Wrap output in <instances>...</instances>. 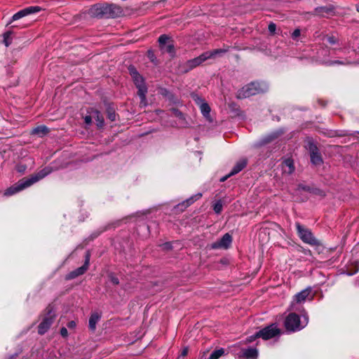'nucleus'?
I'll return each mask as SVG.
<instances>
[{"label":"nucleus","instance_id":"obj_3","mask_svg":"<svg viewBox=\"0 0 359 359\" xmlns=\"http://www.w3.org/2000/svg\"><path fill=\"white\" fill-rule=\"evenodd\" d=\"M90 13L95 17L116 18L121 13V9L114 4L95 5L90 9Z\"/></svg>","mask_w":359,"mask_h":359},{"label":"nucleus","instance_id":"obj_2","mask_svg":"<svg viewBox=\"0 0 359 359\" xmlns=\"http://www.w3.org/2000/svg\"><path fill=\"white\" fill-rule=\"evenodd\" d=\"M269 86L266 83L252 82L238 91L237 97L239 99L246 98L257 94L263 93L268 90Z\"/></svg>","mask_w":359,"mask_h":359},{"label":"nucleus","instance_id":"obj_28","mask_svg":"<svg viewBox=\"0 0 359 359\" xmlns=\"http://www.w3.org/2000/svg\"><path fill=\"white\" fill-rule=\"evenodd\" d=\"M224 353V348H219L214 351L208 358V359H219Z\"/></svg>","mask_w":359,"mask_h":359},{"label":"nucleus","instance_id":"obj_19","mask_svg":"<svg viewBox=\"0 0 359 359\" xmlns=\"http://www.w3.org/2000/svg\"><path fill=\"white\" fill-rule=\"evenodd\" d=\"M282 169L284 173L292 174L294 170L293 160L290 158L285 159L282 164Z\"/></svg>","mask_w":359,"mask_h":359},{"label":"nucleus","instance_id":"obj_27","mask_svg":"<svg viewBox=\"0 0 359 359\" xmlns=\"http://www.w3.org/2000/svg\"><path fill=\"white\" fill-rule=\"evenodd\" d=\"M94 118L97 122V126L99 128H102L104 126V118L98 111L94 112Z\"/></svg>","mask_w":359,"mask_h":359},{"label":"nucleus","instance_id":"obj_34","mask_svg":"<svg viewBox=\"0 0 359 359\" xmlns=\"http://www.w3.org/2000/svg\"><path fill=\"white\" fill-rule=\"evenodd\" d=\"M109 280H110V282L111 283H113L114 285H118L119 283V281H118V279L117 277H116L113 274H110L109 275Z\"/></svg>","mask_w":359,"mask_h":359},{"label":"nucleus","instance_id":"obj_33","mask_svg":"<svg viewBox=\"0 0 359 359\" xmlns=\"http://www.w3.org/2000/svg\"><path fill=\"white\" fill-rule=\"evenodd\" d=\"M301 35V30L299 29H296L292 33V38L294 40H297V38Z\"/></svg>","mask_w":359,"mask_h":359},{"label":"nucleus","instance_id":"obj_46","mask_svg":"<svg viewBox=\"0 0 359 359\" xmlns=\"http://www.w3.org/2000/svg\"><path fill=\"white\" fill-rule=\"evenodd\" d=\"M334 63H340L339 61H335Z\"/></svg>","mask_w":359,"mask_h":359},{"label":"nucleus","instance_id":"obj_13","mask_svg":"<svg viewBox=\"0 0 359 359\" xmlns=\"http://www.w3.org/2000/svg\"><path fill=\"white\" fill-rule=\"evenodd\" d=\"M232 242L231 236L229 233H225L222 238L215 243H213L211 245L212 249H219V248H228Z\"/></svg>","mask_w":359,"mask_h":359},{"label":"nucleus","instance_id":"obj_36","mask_svg":"<svg viewBox=\"0 0 359 359\" xmlns=\"http://www.w3.org/2000/svg\"><path fill=\"white\" fill-rule=\"evenodd\" d=\"M325 41L330 44L332 45L337 42V39L334 36H327L326 37Z\"/></svg>","mask_w":359,"mask_h":359},{"label":"nucleus","instance_id":"obj_23","mask_svg":"<svg viewBox=\"0 0 359 359\" xmlns=\"http://www.w3.org/2000/svg\"><path fill=\"white\" fill-rule=\"evenodd\" d=\"M100 318H101V316L97 312H94L91 314V316L89 318L88 325H89V328L92 331H94L95 330L96 324L100 320Z\"/></svg>","mask_w":359,"mask_h":359},{"label":"nucleus","instance_id":"obj_4","mask_svg":"<svg viewBox=\"0 0 359 359\" xmlns=\"http://www.w3.org/2000/svg\"><path fill=\"white\" fill-rule=\"evenodd\" d=\"M280 332V330L278 328V325L276 323H273L260 330L259 332H257L255 334L248 337L246 341L247 342H252L257 338L268 340L278 337Z\"/></svg>","mask_w":359,"mask_h":359},{"label":"nucleus","instance_id":"obj_15","mask_svg":"<svg viewBox=\"0 0 359 359\" xmlns=\"http://www.w3.org/2000/svg\"><path fill=\"white\" fill-rule=\"evenodd\" d=\"M89 262H90V255L88 252H87L86 255V260H85L84 264L82 266H81V267L78 268L77 269L69 273L67 278L69 279H72V278H74L80 275L83 274L88 269V267L89 265Z\"/></svg>","mask_w":359,"mask_h":359},{"label":"nucleus","instance_id":"obj_25","mask_svg":"<svg viewBox=\"0 0 359 359\" xmlns=\"http://www.w3.org/2000/svg\"><path fill=\"white\" fill-rule=\"evenodd\" d=\"M315 250L316 252H318L319 255L322 254L320 259L326 258L327 255L329 252V251L325 248H324L321 244L317 243L316 241Z\"/></svg>","mask_w":359,"mask_h":359},{"label":"nucleus","instance_id":"obj_43","mask_svg":"<svg viewBox=\"0 0 359 359\" xmlns=\"http://www.w3.org/2000/svg\"><path fill=\"white\" fill-rule=\"evenodd\" d=\"M231 175H229V173L226 175V176H224L222 177L221 179H220V182H224L226 181L229 177H231Z\"/></svg>","mask_w":359,"mask_h":359},{"label":"nucleus","instance_id":"obj_14","mask_svg":"<svg viewBox=\"0 0 359 359\" xmlns=\"http://www.w3.org/2000/svg\"><path fill=\"white\" fill-rule=\"evenodd\" d=\"M193 98L195 102L199 106L201 111L204 117L209 118L210 113V107L201 97L197 95H194Z\"/></svg>","mask_w":359,"mask_h":359},{"label":"nucleus","instance_id":"obj_7","mask_svg":"<svg viewBox=\"0 0 359 359\" xmlns=\"http://www.w3.org/2000/svg\"><path fill=\"white\" fill-rule=\"evenodd\" d=\"M236 359H257L258 350L255 347L241 348L233 350Z\"/></svg>","mask_w":359,"mask_h":359},{"label":"nucleus","instance_id":"obj_40","mask_svg":"<svg viewBox=\"0 0 359 359\" xmlns=\"http://www.w3.org/2000/svg\"><path fill=\"white\" fill-rule=\"evenodd\" d=\"M84 121H85L86 124L90 125L92 123L91 116H86L84 118Z\"/></svg>","mask_w":359,"mask_h":359},{"label":"nucleus","instance_id":"obj_9","mask_svg":"<svg viewBox=\"0 0 359 359\" xmlns=\"http://www.w3.org/2000/svg\"><path fill=\"white\" fill-rule=\"evenodd\" d=\"M296 227L298 235L303 242L310 245L314 244V237L310 230L299 223L296 224Z\"/></svg>","mask_w":359,"mask_h":359},{"label":"nucleus","instance_id":"obj_21","mask_svg":"<svg viewBox=\"0 0 359 359\" xmlns=\"http://www.w3.org/2000/svg\"><path fill=\"white\" fill-rule=\"evenodd\" d=\"M49 132V129L43 125L39 126L32 129L31 134L36 135L40 137L45 136Z\"/></svg>","mask_w":359,"mask_h":359},{"label":"nucleus","instance_id":"obj_30","mask_svg":"<svg viewBox=\"0 0 359 359\" xmlns=\"http://www.w3.org/2000/svg\"><path fill=\"white\" fill-rule=\"evenodd\" d=\"M169 40V37L165 34H163L161 35L159 38H158V42H159V44L161 46V48H162L163 46L167 45V42Z\"/></svg>","mask_w":359,"mask_h":359},{"label":"nucleus","instance_id":"obj_41","mask_svg":"<svg viewBox=\"0 0 359 359\" xmlns=\"http://www.w3.org/2000/svg\"><path fill=\"white\" fill-rule=\"evenodd\" d=\"M315 161H316V166L319 165L320 163H321L323 162L322 158L319 156H318L316 154Z\"/></svg>","mask_w":359,"mask_h":359},{"label":"nucleus","instance_id":"obj_26","mask_svg":"<svg viewBox=\"0 0 359 359\" xmlns=\"http://www.w3.org/2000/svg\"><path fill=\"white\" fill-rule=\"evenodd\" d=\"M147 93V89H141L140 91H138V95L140 97V107H146L147 104L146 94Z\"/></svg>","mask_w":359,"mask_h":359},{"label":"nucleus","instance_id":"obj_32","mask_svg":"<svg viewBox=\"0 0 359 359\" xmlns=\"http://www.w3.org/2000/svg\"><path fill=\"white\" fill-rule=\"evenodd\" d=\"M213 210L217 214L220 213L222 210V203L220 201H217L214 204Z\"/></svg>","mask_w":359,"mask_h":359},{"label":"nucleus","instance_id":"obj_37","mask_svg":"<svg viewBox=\"0 0 359 359\" xmlns=\"http://www.w3.org/2000/svg\"><path fill=\"white\" fill-rule=\"evenodd\" d=\"M108 118L111 121H114L116 119V114L114 111H108Z\"/></svg>","mask_w":359,"mask_h":359},{"label":"nucleus","instance_id":"obj_6","mask_svg":"<svg viewBox=\"0 0 359 359\" xmlns=\"http://www.w3.org/2000/svg\"><path fill=\"white\" fill-rule=\"evenodd\" d=\"M225 52H226V50L224 49H216L212 51L203 53L198 57L189 60L188 62L189 65L192 68L196 67V66H198L199 65H201V63H203V62L207 60L208 59L217 56V55L224 53Z\"/></svg>","mask_w":359,"mask_h":359},{"label":"nucleus","instance_id":"obj_29","mask_svg":"<svg viewBox=\"0 0 359 359\" xmlns=\"http://www.w3.org/2000/svg\"><path fill=\"white\" fill-rule=\"evenodd\" d=\"M12 32L8 31L6 32L3 36H4V43L6 45V46H8L12 43V38H11Z\"/></svg>","mask_w":359,"mask_h":359},{"label":"nucleus","instance_id":"obj_45","mask_svg":"<svg viewBox=\"0 0 359 359\" xmlns=\"http://www.w3.org/2000/svg\"><path fill=\"white\" fill-rule=\"evenodd\" d=\"M356 9L359 12V4L356 6Z\"/></svg>","mask_w":359,"mask_h":359},{"label":"nucleus","instance_id":"obj_12","mask_svg":"<svg viewBox=\"0 0 359 359\" xmlns=\"http://www.w3.org/2000/svg\"><path fill=\"white\" fill-rule=\"evenodd\" d=\"M52 171H53V170L51 168L46 167L45 168L41 170L39 172L31 176L29 178H26V180L27 181V184H29V186H32L34 183L37 182L40 180L44 178L48 175L51 173Z\"/></svg>","mask_w":359,"mask_h":359},{"label":"nucleus","instance_id":"obj_39","mask_svg":"<svg viewBox=\"0 0 359 359\" xmlns=\"http://www.w3.org/2000/svg\"><path fill=\"white\" fill-rule=\"evenodd\" d=\"M60 334L63 337H67L68 336V332L66 327H62L60 330Z\"/></svg>","mask_w":359,"mask_h":359},{"label":"nucleus","instance_id":"obj_17","mask_svg":"<svg viewBox=\"0 0 359 359\" xmlns=\"http://www.w3.org/2000/svg\"><path fill=\"white\" fill-rule=\"evenodd\" d=\"M334 15V8L329 5L324 7L316 8V15L329 18Z\"/></svg>","mask_w":359,"mask_h":359},{"label":"nucleus","instance_id":"obj_1","mask_svg":"<svg viewBox=\"0 0 359 359\" xmlns=\"http://www.w3.org/2000/svg\"><path fill=\"white\" fill-rule=\"evenodd\" d=\"M291 313L285 318L284 324L285 329L289 332H297L303 329L308 323L307 316L302 313L297 314V311H290Z\"/></svg>","mask_w":359,"mask_h":359},{"label":"nucleus","instance_id":"obj_42","mask_svg":"<svg viewBox=\"0 0 359 359\" xmlns=\"http://www.w3.org/2000/svg\"><path fill=\"white\" fill-rule=\"evenodd\" d=\"M188 353V348H184L182 351V356H185Z\"/></svg>","mask_w":359,"mask_h":359},{"label":"nucleus","instance_id":"obj_10","mask_svg":"<svg viewBox=\"0 0 359 359\" xmlns=\"http://www.w3.org/2000/svg\"><path fill=\"white\" fill-rule=\"evenodd\" d=\"M29 187H30V186L29 185V184H27V181L26 180V178H24V179L20 180L17 184L8 188L4 191V195L5 196H13Z\"/></svg>","mask_w":359,"mask_h":359},{"label":"nucleus","instance_id":"obj_22","mask_svg":"<svg viewBox=\"0 0 359 359\" xmlns=\"http://www.w3.org/2000/svg\"><path fill=\"white\" fill-rule=\"evenodd\" d=\"M246 165H247L246 159H241L233 166L231 171L229 172V175H234L238 173L246 166Z\"/></svg>","mask_w":359,"mask_h":359},{"label":"nucleus","instance_id":"obj_5","mask_svg":"<svg viewBox=\"0 0 359 359\" xmlns=\"http://www.w3.org/2000/svg\"><path fill=\"white\" fill-rule=\"evenodd\" d=\"M312 292V287H308L306 289L296 294L290 303L289 310L302 313L304 311L303 304L307 299H310L309 297Z\"/></svg>","mask_w":359,"mask_h":359},{"label":"nucleus","instance_id":"obj_16","mask_svg":"<svg viewBox=\"0 0 359 359\" xmlns=\"http://www.w3.org/2000/svg\"><path fill=\"white\" fill-rule=\"evenodd\" d=\"M53 322V316L50 315V313H49L48 316L45 317L41 321V323L39 324L38 327V332L40 334H43L44 333H46L50 327V325H52Z\"/></svg>","mask_w":359,"mask_h":359},{"label":"nucleus","instance_id":"obj_11","mask_svg":"<svg viewBox=\"0 0 359 359\" xmlns=\"http://www.w3.org/2000/svg\"><path fill=\"white\" fill-rule=\"evenodd\" d=\"M128 71L130 72V76H132L133 81L138 89V91H140L141 89H147L144 79L141 75L137 72V69L133 66H130L128 67Z\"/></svg>","mask_w":359,"mask_h":359},{"label":"nucleus","instance_id":"obj_38","mask_svg":"<svg viewBox=\"0 0 359 359\" xmlns=\"http://www.w3.org/2000/svg\"><path fill=\"white\" fill-rule=\"evenodd\" d=\"M67 327L70 330H73L76 327V321L74 320H72V321H69L67 325Z\"/></svg>","mask_w":359,"mask_h":359},{"label":"nucleus","instance_id":"obj_31","mask_svg":"<svg viewBox=\"0 0 359 359\" xmlns=\"http://www.w3.org/2000/svg\"><path fill=\"white\" fill-rule=\"evenodd\" d=\"M162 50L164 52H167L170 55H172L174 53V47L172 44H167L161 48Z\"/></svg>","mask_w":359,"mask_h":359},{"label":"nucleus","instance_id":"obj_44","mask_svg":"<svg viewBox=\"0 0 359 359\" xmlns=\"http://www.w3.org/2000/svg\"><path fill=\"white\" fill-rule=\"evenodd\" d=\"M163 248H166V249H168V248H170V243H165V244L163 245Z\"/></svg>","mask_w":359,"mask_h":359},{"label":"nucleus","instance_id":"obj_20","mask_svg":"<svg viewBox=\"0 0 359 359\" xmlns=\"http://www.w3.org/2000/svg\"><path fill=\"white\" fill-rule=\"evenodd\" d=\"M304 147L309 151L311 162L314 164V141L312 137H308L305 140Z\"/></svg>","mask_w":359,"mask_h":359},{"label":"nucleus","instance_id":"obj_8","mask_svg":"<svg viewBox=\"0 0 359 359\" xmlns=\"http://www.w3.org/2000/svg\"><path fill=\"white\" fill-rule=\"evenodd\" d=\"M40 11H41V8L39 6H29V7H27L24 9H22V10L19 11L18 12H17L16 13H15L12 16V18L8 22L6 25L8 26V25H11L14 21L18 20H20L25 16H27L29 15L38 13Z\"/></svg>","mask_w":359,"mask_h":359},{"label":"nucleus","instance_id":"obj_24","mask_svg":"<svg viewBox=\"0 0 359 359\" xmlns=\"http://www.w3.org/2000/svg\"><path fill=\"white\" fill-rule=\"evenodd\" d=\"M201 196H202V194L198 193L194 196H191L190 198H189L186 201H183L182 203L179 204L177 206L179 208L184 207V208H186L188 206H189L191 204H192L193 203H194L195 201H196L197 200L201 198Z\"/></svg>","mask_w":359,"mask_h":359},{"label":"nucleus","instance_id":"obj_18","mask_svg":"<svg viewBox=\"0 0 359 359\" xmlns=\"http://www.w3.org/2000/svg\"><path fill=\"white\" fill-rule=\"evenodd\" d=\"M280 134V133L278 131L269 133L263 137L258 142L256 143L255 145L256 147H261L269 142H271L272 141L277 139Z\"/></svg>","mask_w":359,"mask_h":359},{"label":"nucleus","instance_id":"obj_35","mask_svg":"<svg viewBox=\"0 0 359 359\" xmlns=\"http://www.w3.org/2000/svg\"><path fill=\"white\" fill-rule=\"evenodd\" d=\"M269 31L270 33L271 34H274L275 32H276V25L273 23V22H271L269 25Z\"/></svg>","mask_w":359,"mask_h":359}]
</instances>
